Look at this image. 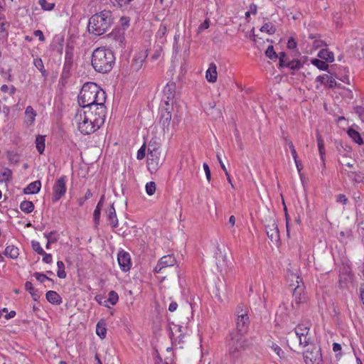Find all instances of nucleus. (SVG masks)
Returning a JSON list of instances; mask_svg holds the SVG:
<instances>
[{"mask_svg": "<svg viewBox=\"0 0 364 364\" xmlns=\"http://www.w3.org/2000/svg\"><path fill=\"white\" fill-rule=\"evenodd\" d=\"M304 360L306 364H322V355L318 347L313 346L304 353Z\"/></svg>", "mask_w": 364, "mask_h": 364, "instance_id": "nucleus-8", "label": "nucleus"}, {"mask_svg": "<svg viewBox=\"0 0 364 364\" xmlns=\"http://www.w3.org/2000/svg\"><path fill=\"white\" fill-rule=\"evenodd\" d=\"M302 66L301 63L297 60L288 61L285 67L289 68L291 70H299Z\"/></svg>", "mask_w": 364, "mask_h": 364, "instance_id": "nucleus-44", "label": "nucleus"}, {"mask_svg": "<svg viewBox=\"0 0 364 364\" xmlns=\"http://www.w3.org/2000/svg\"><path fill=\"white\" fill-rule=\"evenodd\" d=\"M33 277H35V278L41 283L44 282V281L46 279H50L46 274L40 272H35L33 274Z\"/></svg>", "mask_w": 364, "mask_h": 364, "instance_id": "nucleus-54", "label": "nucleus"}, {"mask_svg": "<svg viewBox=\"0 0 364 364\" xmlns=\"http://www.w3.org/2000/svg\"><path fill=\"white\" fill-rule=\"evenodd\" d=\"M44 235L50 242L54 243L56 242L58 240V237L56 232L54 231L50 232L48 233H45Z\"/></svg>", "mask_w": 364, "mask_h": 364, "instance_id": "nucleus-50", "label": "nucleus"}, {"mask_svg": "<svg viewBox=\"0 0 364 364\" xmlns=\"http://www.w3.org/2000/svg\"><path fill=\"white\" fill-rule=\"evenodd\" d=\"M317 145L318 148V151L321 156V159L323 160V156L325 154L324 149V142L321 138V136L319 134H317Z\"/></svg>", "mask_w": 364, "mask_h": 364, "instance_id": "nucleus-35", "label": "nucleus"}, {"mask_svg": "<svg viewBox=\"0 0 364 364\" xmlns=\"http://www.w3.org/2000/svg\"><path fill=\"white\" fill-rule=\"evenodd\" d=\"M162 162L160 151L148 152V166L149 168L156 170L162 164Z\"/></svg>", "mask_w": 364, "mask_h": 364, "instance_id": "nucleus-12", "label": "nucleus"}, {"mask_svg": "<svg viewBox=\"0 0 364 364\" xmlns=\"http://www.w3.org/2000/svg\"><path fill=\"white\" fill-rule=\"evenodd\" d=\"M348 134L355 143L358 144H362L363 143L360 134L356 130L351 128L348 129Z\"/></svg>", "mask_w": 364, "mask_h": 364, "instance_id": "nucleus-28", "label": "nucleus"}, {"mask_svg": "<svg viewBox=\"0 0 364 364\" xmlns=\"http://www.w3.org/2000/svg\"><path fill=\"white\" fill-rule=\"evenodd\" d=\"M328 79V75H319L316 77V81L319 82L321 84H324Z\"/></svg>", "mask_w": 364, "mask_h": 364, "instance_id": "nucleus-62", "label": "nucleus"}, {"mask_svg": "<svg viewBox=\"0 0 364 364\" xmlns=\"http://www.w3.org/2000/svg\"><path fill=\"white\" fill-rule=\"evenodd\" d=\"M0 90L4 93L9 92L11 96L14 95L16 91V89L14 86L11 85V87H9L6 85H1Z\"/></svg>", "mask_w": 364, "mask_h": 364, "instance_id": "nucleus-47", "label": "nucleus"}, {"mask_svg": "<svg viewBox=\"0 0 364 364\" xmlns=\"http://www.w3.org/2000/svg\"><path fill=\"white\" fill-rule=\"evenodd\" d=\"M4 255L12 259H16L19 255L18 249L14 245L7 246L4 250Z\"/></svg>", "mask_w": 364, "mask_h": 364, "instance_id": "nucleus-26", "label": "nucleus"}, {"mask_svg": "<svg viewBox=\"0 0 364 364\" xmlns=\"http://www.w3.org/2000/svg\"><path fill=\"white\" fill-rule=\"evenodd\" d=\"M119 296L117 292L114 291H109L108 294V298L105 301V302H109L112 305H115L117 302L118 301Z\"/></svg>", "mask_w": 364, "mask_h": 364, "instance_id": "nucleus-40", "label": "nucleus"}, {"mask_svg": "<svg viewBox=\"0 0 364 364\" xmlns=\"http://www.w3.org/2000/svg\"><path fill=\"white\" fill-rule=\"evenodd\" d=\"M58 266V272L57 274L59 278L64 279L66 277V273L65 271V265L64 263L62 261H58L57 262Z\"/></svg>", "mask_w": 364, "mask_h": 364, "instance_id": "nucleus-39", "label": "nucleus"}, {"mask_svg": "<svg viewBox=\"0 0 364 364\" xmlns=\"http://www.w3.org/2000/svg\"><path fill=\"white\" fill-rule=\"evenodd\" d=\"M132 0H111V2L115 6L117 5L120 7L127 5Z\"/></svg>", "mask_w": 364, "mask_h": 364, "instance_id": "nucleus-56", "label": "nucleus"}, {"mask_svg": "<svg viewBox=\"0 0 364 364\" xmlns=\"http://www.w3.org/2000/svg\"><path fill=\"white\" fill-rule=\"evenodd\" d=\"M114 63L115 57L110 49L100 47L95 49L92 52L91 64L96 72L109 73L112 69Z\"/></svg>", "mask_w": 364, "mask_h": 364, "instance_id": "nucleus-2", "label": "nucleus"}, {"mask_svg": "<svg viewBox=\"0 0 364 364\" xmlns=\"http://www.w3.org/2000/svg\"><path fill=\"white\" fill-rule=\"evenodd\" d=\"M38 4L45 11H51L55 6L53 3H49L46 0H39Z\"/></svg>", "mask_w": 364, "mask_h": 364, "instance_id": "nucleus-45", "label": "nucleus"}, {"mask_svg": "<svg viewBox=\"0 0 364 364\" xmlns=\"http://www.w3.org/2000/svg\"><path fill=\"white\" fill-rule=\"evenodd\" d=\"M160 144L157 142L156 139H151L149 144L148 152L149 151H159Z\"/></svg>", "mask_w": 364, "mask_h": 364, "instance_id": "nucleus-46", "label": "nucleus"}, {"mask_svg": "<svg viewBox=\"0 0 364 364\" xmlns=\"http://www.w3.org/2000/svg\"><path fill=\"white\" fill-rule=\"evenodd\" d=\"M309 326L307 324H299L294 329V333H289V340L292 343H299L302 347L309 346L311 343V337L309 336Z\"/></svg>", "mask_w": 364, "mask_h": 364, "instance_id": "nucleus-6", "label": "nucleus"}, {"mask_svg": "<svg viewBox=\"0 0 364 364\" xmlns=\"http://www.w3.org/2000/svg\"><path fill=\"white\" fill-rule=\"evenodd\" d=\"M96 333L101 338H105L107 333L106 323L105 321H100L96 326Z\"/></svg>", "mask_w": 364, "mask_h": 364, "instance_id": "nucleus-25", "label": "nucleus"}, {"mask_svg": "<svg viewBox=\"0 0 364 364\" xmlns=\"http://www.w3.org/2000/svg\"><path fill=\"white\" fill-rule=\"evenodd\" d=\"M203 166V169L205 173L206 178L210 182V179H211V173H210V168L206 163H204Z\"/></svg>", "mask_w": 364, "mask_h": 364, "instance_id": "nucleus-59", "label": "nucleus"}, {"mask_svg": "<svg viewBox=\"0 0 364 364\" xmlns=\"http://www.w3.org/2000/svg\"><path fill=\"white\" fill-rule=\"evenodd\" d=\"M25 116L26 120L31 124L35 120L36 112L31 106H28L26 108Z\"/></svg>", "mask_w": 364, "mask_h": 364, "instance_id": "nucleus-27", "label": "nucleus"}, {"mask_svg": "<svg viewBox=\"0 0 364 364\" xmlns=\"http://www.w3.org/2000/svg\"><path fill=\"white\" fill-rule=\"evenodd\" d=\"M36 149L40 154H43L45 149V137L41 135H38L36 139Z\"/></svg>", "mask_w": 364, "mask_h": 364, "instance_id": "nucleus-30", "label": "nucleus"}, {"mask_svg": "<svg viewBox=\"0 0 364 364\" xmlns=\"http://www.w3.org/2000/svg\"><path fill=\"white\" fill-rule=\"evenodd\" d=\"M156 188V183L154 181H150L146 184V192L149 196H152L154 194Z\"/></svg>", "mask_w": 364, "mask_h": 364, "instance_id": "nucleus-43", "label": "nucleus"}, {"mask_svg": "<svg viewBox=\"0 0 364 364\" xmlns=\"http://www.w3.org/2000/svg\"><path fill=\"white\" fill-rule=\"evenodd\" d=\"M12 172L10 169L4 168L1 171L0 181H8L11 178Z\"/></svg>", "mask_w": 364, "mask_h": 364, "instance_id": "nucleus-34", "label": "nucleus"}, {"mask_svg": "<svg viewBox=\"0 0 364 364\" xmlns=\"http://www.w3.org/2000/svg\"><path fill=\"white\" fill-rule=\"evenodd\" d=\"M112 41L111 45L116 48H122L124 46V37L119 31H113L108 36Z\"/></svg>", "mask_w": 364, "mask_h": 364, "instance_id": "nucleus-14", "label": "nucleus"}, {"mask_svg": "<svg viewBox=\"0 0 364 364\" xmlns=\"http://www.w3.org/2000/svg\"><path fill=\"white\" fill-rule=\"evenodd\" d=\"M294 160L297 171L299 172V174L301 177V176H302L301 170L303 168V165H302L301 162L298 159V156H296V159H294Z\"/></svg>", "mask_w": 364, "mask_h": 364, "instance_id": "nucleus-61", "label": "nucleus"}, {"mask_svg": "<svg viewBox=\"0 0 364 364\" xmlns=\"http://www.w3.org/2000/svg\"><path fill=\"white\" fill-rule=\"evenodd\" d=\"M41 255H43V261L45 263L50 264L52 262L53 257L50 254L46 253L44 252V254H41Z\"/></svg>", "mask_w": 364, "mask_h": 364, "instance_id": "nucleus-60", "label": "nucleus"}, {"mask_svg": "<svg viewBox=\"0 0 364 364\" xmlns=\"http://www.w3.org/2000/svg\"><path fill=\"white\" fill-rule=\"evenodd\" d=\"M105 92L95 82L85 83L78 95V103L81 108L93 105H105Z\"/></svg>", "mask_w": 364, "mask_h": 364, "instance_id": "nucleus-1", "label": "nucleus"}, {"mask_svg": "<svg viewBox=\"0 0 364 364\" xmlns=\"http://www.w3.org/2000/svg\"><path fill=\"white\" fill-rule=\"evenodd\" d=\"M32 247L35 252H36L38 255L44 254V250L41 247L40 243L37 241H32Z\"/></svg>", "mask_w": 364, "mask_h": 364, "instance_id": "nucleus-52", "label": "nucleus"}, {"mask_svg": "<svg viewBox=\"0 0 364 364\" xmlns=\"http://www.w3.org/2000/svg\"><path fill=\"white\" fill-rule=\"evenodd\" d=\"M146 155V147L143 145L137 151V159L141 160L145 157Z\"/></svg>", "mask_w": 364, "mask_h": 364, "instance_id": "nucleus-57", "label": "nucleus"}, {"mask_svg": "<svg viewBox=\"0 0 364 364\" xmlns=\"http://www.w3.org/2000/svg\"><path fill=\"white\" fill-rule=\"evenodd\" d=\"M145 58L146 55L144 53H139L138 55H135L132 63V69L134 70H139L145 60Z\"/></svg>", "mask_w": 364, "mask_h": 364, "instance_id": "nucleus-21", "label": "nucleus"}, {"mask_svg": "<svg viewBox=\"0 0 364 364\" xmlns=\"http://www.w3.org/2000/svg\"><path fill=\"white\" fill-rule=\"evenodd\" d=\"M117 260L119 265L123 272H127L132 267V261L130 255L128 252L124 250L119 251L117 255Z\"/></svg>", "mask_w": 364, "mask_h": 364, "instance_id": "nucleus-10", "label": "nucleus"}, {"mask_svg": "<svg viewBox=\"0 0 364 364\" xmlns=\"http://www.w3.org/2000/svg\"><path fill=\"white\" fill-rule=\"evenodd\" d=\"M210 26V20L205 19L198 28V33H200L203 31L208 29Z\"/></svg>", "mask_w": 364, "mask_h": 364, "instance_id": "nucleus-53", "label": "nucleus"}, {"mask_svg": "<svg viewBox=\"0 0 364 364\" xmlns=\"http://www.w3.org/2000/svg\"><path fill=\"white\" fill-rule=\"evenodd\" d=\"M277 58L279 59V66L280 67H285V65L287 64L288 61H289L287 57V55L284 52H280L278 54Z\"/></svg>", "mask_w": 364, "mask_h": 364, "instance_id": "nucleus-48", "label": "nucleus"}, {"mask_svg": "<svg viewBox=\"0 0 364 364\" xmlns=\"http://www.w3.org/2000/svg\"><path fill=\"white\" fill-rule=\"evenodd\" d=\"M33 64L35 67L42 73L43 76L47 75V72L44 68V65L41 58H35L33 60Z\"/></svg>", "mask_w": 364, "mask_h": 364, "instance_id": "nucleus-32", "label": "nucleus"}, {"mask_svg": "<svg viewBox=\"0 0 364 364\" xmlns=\"http://www.w3.org/2000/svg\"><path fill=\"white\" fill-rule=\"evenodd\" d=\"M246 340L244 335L231 332L228 338V347L230 356L235 360L239 358L244 349Z\"/></svg>", "mask_w": 364, "mask_h": 364, "instance_id": "nucleus-5", "label": "nucleus"}, {"mask_svg": "<svg viewBox=\"0 0 364 364\" xmlns=\"http://www.w3.org/2000/svg\"><path fill=\"white\" fill-rule=\"evenodd\" d=\"M262 32H266L269 34H273L276 32V28L272 23L268 22L264 23L260 28Z\"/></svg>", "mask_w": 364, "mask_h": 364, "instance_id": "nucleus-33", "label": "nucleus"}, {"mask_svg": "<svg viewBox=\"0 0 364 364\" xmlns=\"http://www.w3.org/2000/svg\"><path fill=\"white\" fill-rule=\"evenodd\" d=\"M299 285L294 289V301L296 304H301L304 301L305 298L304 296H301V293L299 292Z\"/></svg>", "mask_w": 364, "mask_h": 364, "instance_id": "nucleus-38", "label": "nucleus"}, {"mask_svg": "<svg viewBox=\"0 0 364 364\" xmlns=\"http://www.w3.org/2000/svg\"><path fill=\"white\" fill-rule=\"evenodd\" d=\"M41 187V183L40 181H36L29 183L26 188H24V193L26 194H34L40 191Z\"/></svg>", "mask_w": 364, "mask_h": 364, "instance_id": "nucleus-19", "label": "nucleus"}, {"mask_svg": "<svg viewBox=\"0 0 364 364\" xmlns=\"http://www.w3.org/2000/svg\"><path fill=\"white\" fill-rule=\"evenodd\" d=\"M331 75H328V79L327 80V83L328 84L330 87H336L338 86V83L336 81V78H339V75L338 73H332L329 72Z\"/></svg>", "mask_w": 364, "mask_h": 364, "instance_id": "nucleus-37", "label": "nucleus"}, {"mask_svg": "<svg viewBox=\"0 0 364 364\" xmlns=\"http://www.w3.org/2000/svg\"><path fill=\"white\" fill-rule=\"evenodd\" d=\"M25 288L31 295L34 301H38L40 298L39 292L36 289L31 282H26L25 284Z\"/></svg>", "mask_w": 364, "mask_h": 364, "instance_id": "nucleus-24", "label": "nucleus"}, {"mask_svg": "<svg viewBox=\"0 0 364 364\" xmlns=\"http://www.w3.org/2000/svg\"><path fill=\"white\" fill-rule=\"evenodd\" d=\"M33 35L36 37H38L39 41H41L42 42L45 41L44 35H43V32L41 30L35 31L34 33H33Z\"/></svg>", "mask_w": 364, "mask_h": 364, "instance_id": "nucleus-63", "label": "nucleus"}, {"mask_svg": "<svg viewBox=\"0 0 364 364\" xmlns=\"http://www.w3.org/2000/svg\"><path fill=\"white\" fill-rule=\"evenodd\" d=\"M318 57L329 63L334 60V55L333 52L329 51L327 49H321L318 53Z\"/></svg>", "mask_w": 364, "mask_h": 364, "instance_id": "nucleus-23", "label": "nucleus"}, {"mask_svg": "<svg viewBox=\"0 0 364 364\" xmlns=\"http://www.w3.org/2000/svg\"><path fill=\"white\" fill-rule=\"evenodd\" d=\"M348 176L355 183H361L364 181V173L362 172H350Z\"/></svg>", "mask_w": 364, "mask_h": 364, "instance_id": "nucleus-31", "label": "nucleus"}, {"mask_svg": "<svg viewBox=\"0 0 364 364\" xmlns=\"http://www.w3.org/2000/svg\"><path fill=\"white\" fill-rule=\"evenodd\" d=\"M176 84L173 82H169L164 87L163 93H164V100L166 105V106L169 105V102H173L175 95H176Z\"/></svg>", "mask_w": 364, "mask_h": 364, "instance_id": "nucleus-13", "label": "nucleus"}, {"mask_svg": "<svg viewBox=\"0 0 364 364\" xmlns=\"http://www.w3.org/2000/svg\"><path fill=\"white\" fill-rule=\"evenodd\" d=\"M218 73L216 65L213 63L209 65V68L205 73V78L210 82H215L217 80Z\"/></svg>", "mask_w": 364, "mask_h": 364, "instance_id": "nucleus-17", "label": "nucleus"}, {"mask_svg": "<svg viewBox=\"0 0 364 364\" xmlns=\"http://www.w3.org/2000/svg\"><path fill=\"white\" fill-rule=\"evenodd\" d=\"M235 314L237 318L248 316L247 307L244 305H239L236 309Z\"/></svg>", "mask_w": 364, "mask_h": 364, "instance_id": "nucleus-42", "label": "nucleus"}, {"mask_svg": "<svg viewBox=\"0 0 364 364\" xmlns=\"http://www.w3.org/2000/svg\"><path fill=\"white\" fill-rule=\"evenodd\" d=\"M284 140L287 145L289 147L293 159H296L297 154L292 141L287 138H285Z\"/></svg>", "mask_w": 364, "mask_h": 364, "instance_id": "nucleus-51", "label": "nucleus"}, {"mask_svg": "<svg viewBox=\"0 0 364 364\" xmlns=\"http://www.w3.org/2000/svg\"><path fill=\"white\" fill-rule=\"evenodd\" d=\"M265 54H266L267 57H268L269 58H270L272 60L277 59V56H278V55H277V53H275V51L274 50V47L272 46H268Z\"/></svg>", "mask_w": 364, "mask_h": 364, "instance_id": "nucleus-49", "label": "nucleus"}, {"mask_svg": "<svg viewBox=\"0 0 364 364\" xmlns=\"http://www.w3.org/2000/svg\"><path fill=\"white\" fill-rule=\"evenodd\" d=\"M176 263V258L171 255H168L163 256L158 262L156 266L154 268V272L156 273L161 272L162 269L167 267H172Z\"/></svg>", "mask_w": 364, "mask_h": 364, "instance_id": "nucleus-11", "label": "nucleus"}, {"mask_svg": "<svg viewBox=\"0 0 364 364\" xmlns=\"http://www.w3.org/2000/svg\"><path fill=\"white\" fill-rule=\"evenodd\" d=\"M107 217L113 228H117L118 225V219L117 217L116 211L112 204L107 210Z\"/></svg>", "mask_w": 364, "mask_h": 364, "instance_id": "nucleus-22", "label": "nucleus"}, {"mask_svg": "<svg viewBox=\"0 0 364 364\" xmlns=\"http://www.w3.org/2000/svg\"><path fill=\"white\" fill-rule=\"evenodd\" d=\"M21 210L26 213H31L34 209V205L31 201L24 200L20 204Z\"/></svg>", "mask_w": 364, "mask_h": 364, "instance_id": "nucleus-29", "label": "nucleus"}, {"mask_svg": "<svg viewBox=\"0 0 364 364\" xmlns=\"http://www.w3.org/2000/svg\"><path fill=\"white\" fill-rule=\"evenodd\" d=\"M311 63L321 70H327L328 65L323 60L318 59L311 60Z\"/></svg>", "mask_w": 364, "mask_h": 364, "instance_id": "nucleus-36", "label": "nucleus"}, {"mask_svg": "<svg viewBox=\"0 0 364 364\" xmlns=\"http://www.w3.org/2000/svg\"><path fill=\"white\" fill-rule=\"evenodd\" d=\"M46 296L48 301L52 304L58 305L62 302L60 296L55 291H48Z\"/></svg>", "mask_w": 364, "mask_h": 364, "instance_id": "nucleus-20", "label": "nucleus"}, {"mask_svg": "<svg viewBox=\"0 0 364 364\" xmlns=\"http://www.w3.org/2000/svg\"><path fill=\"white\" fill-rule=\"evenodd\" d=\"M74 120L77 124L78 130L85 135L94 133L100 128L95 124H93L79 110H77Z\"/></svg>", "mask_w": 364, "mask_h": 364, "instance_id": "nucleus-7", "label": "nucleus"}, {"mask_svg": "<svg viewBox=\"0 0 364 364\" xmlns=\"http://www.w3.org/2000/svg\"><path fill=\"white\" fill-rule=\"evenodd\" d=\"M249 316H242L236 318V331L235 333L245 335L249 328Z\"/></svg>", "mask_w": 364, "mask_h": 364, "instance_id": "nucleus-15", "label": "nucleus"}, {"mask_svg": "<svg viewBox=\"0 0 364 364\" xmlns=\"http://www.w3.org/2000/svg\"><path fill=\"white\" fill-rule=\"evenodd\" d=\"M78 110L81 111V113L99 127L104 124L107 112L105 105H93L92 106L80 108Z\"/></svg>", "mask_w": 364, "mask_h": 364, "instance_id": "nucleus-4", "label": "nucleus"}, {"mask_svg": "<svg viewBox=\"0 0 364 364\" xmlns=\"http://www.w3.org/2000/svg\"><path fill=\"white\" fill-rule=\"evenodd\" d=\"M171 120V113L168 110V107H166L164 112L161 114L160 123L162 124L164 131L165 132V129L168 130V127L170 124V122Z\"/></svg>", "mask_w": 364, "mask_h": 364, "instance_id": "nucleus-18", "label": "nucleus"}, {"mask_svg": "<svg viewBox=\"0 0 364 364\" xmlns=\"http://www.w3.org/2000/svg\"><path fill=\"white\" fill-rule=\"evenodd\" d=\"M66 178L65 176L60 177L55 182L53 186V201L56 202L60 200V198L65 195L66 193Z\"/></svg>", "mask_w": 364, "mask_h": 364, "instance_id": "nucleus-9", "label": "nucleus"}, {"mask_svg": "<svg viewBox=\"0 0 364 364\" xmlns=\"http://www.w3.org/2000/svg\"><path fill=\"white\" fill-rule=\"evenodd\" d=\"M102 199H103V197H102V198L100 199V200L97 203V205L95 210H94L93 218H94V220H95V222L96 224H98L99 221H100V210H101Z\"/></svg>", "mask_w": 364, "mask_h": 364, "instance_id": "nucleus-41", "label": "nucleus"}, {"mask_svg": "<svg viewBox=\"0 0 364 364\" xmlns=\"http://www.w3.org/2000/svg\"><path fill=\"white\" fill-rule=\"evenodd\" d=\"M266 232L272 242L277 243L279 241V231L274 222L266 225Z\"/></svg>", "mask_w": 364, "mask_h": 364, "instance_id": "nucleus-16", "label": "nucleus"}, {"mask_svg": "<svg viewBox=\"0 0 364 364\" xmlns=\"http://www.w3.org/2000/svg\"><path fill=\"white\" fill-rule=\"evenodd\" d=\"M348 200L344 194H338L336 197V202L346 205Z\"/></svg>", "mask_w": 364, "mask_h": 364, "instance_id": "nucleus-58", "label": "nucleus"}, {"mask_svg": "<svg viewBox=\"0 0 364 364\" xmlns=\"http://www.w3.org/2000/svg\"><path fill=\"white\" fill-rule=\"evenodd\" d=\"M113 23L112 14L109 10H103L92 16L89 20L90 33L96 36L104 34Z\"/></svg>", "mask_w": 364, "mask_h": 364, "instance_id": "nucleus-3", "label": "nucleus"}, {"mask_svg": "<svg viewBox=\"0 0 364 364\" xmlns=\"http://www.w3.org/2000/svg\"><path fill=\"white\" fill-rule=\"evenodd\" d=\"M287 47L289 49H294L296 47V42L293 38H290L287 42Z\"/></svg>", "mask_w": 364, "mask_h": 364, "instance_id": "nucleus-64", "label": "nucleus"}, {"mask_svg": "<svg viewBox=\"0 0 364 364\" xmlns=\"http://www.w3.org/2000/svg\"><path fill=\"white\" fill-rule=\"evenodd\" d=\"M272 348L279 358H282L284 356V353L278 345L272 344Z\"/></svg>", "mask_w": 364, "mask_h": 364, "instance_id": "nucleus-55", "label": "nucleus"}]
</instances>
